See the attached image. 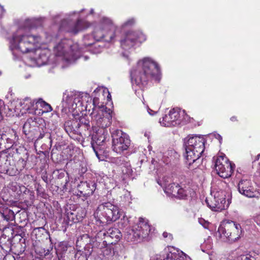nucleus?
I'll list each match as a JSON object with an SVG mask.
<instances>
[{"label":"nucleus","mask_w":260,"mask_h":260,"mask_svg":"<svg viewBox=\"0 0 260 260\" xmlns=\"http://www.w3.org/2000/svg\"><path fill=\"white\" fill-rule=\"evenodd\" d=\"M135 23V20L134 18H131L125 21L122 25V28H128L133 26Z\"/></svg>","instance_id":"32"},{"label":"nucleus","mask_w":260,"mask_h":260,"mask_svg":"<svg viewBox=\"0 0 260 260\" xmlns=\"http://www.w3.org/2000/svg\"><path fill=\"white\" fill-rule=\"evenodd\" d=\"M256 222L258 225L260 226V215H259L256 218Z\"/></svg>","instance_id":"44"},{"label":"nucleus","mask_w":260,"mask_h":260,"mask_svg":"<svg viewBox=\"0 0 260 260\" xmlns=\"http://www.w3.org/2000/svg\"><path fill=\"white\" fill-rule=\"evenodd\" d=\"M90 164L87 159L82 158V187L84 196L92 194L96 188L95 178L90 168Z\"/></svg>","instance_id":"9"},{"label":"nucleus","mask_w":260,"mask_h":260,"mask_svg":"<svg viewBox=\"0 0 260 260\" xmlns=\"http://www.w3.org/2000/svg\"><path fill=\"white\" fill-rule=\"evenodd\" d=\"M43 19L41 18L27 19L22 26L13 34L10 41V47L12 50L17 49L22 53L33 51L38 46L41 41L39 36L26 34L28 29L42 26Z\"/></svg>","instance_id":"1"},{"label":"nucleus","mask_w":260,"mask_h":260,"mask_svg":"<svg viewBox=\"0 0 260 260\" xmlns=\"http://www.w3.org/2000/svg\"><path fill=\"white\" fill-rule=\"evenodd\" d=\"M94 216L96 220L102 223L114 221L119 218L117 207L109 202L99 205Z\"/></svg>","instance_id":"7"},{"label":"nucleus","mask_w":260,"mask_h":260,"mask_svg":"<svg viewBox=\"0 0 260 260\" xmlns=\"http://www.w3.org/2000/svg\"><path fill=\"white\" fill-rule=\"evenodd\" d=\"M120 246L119 245H116L115 246V247L113 248L112 249V251H113V254L114 255L116 253L117 255H118V252L117 251V249L119 247H120Z\"/></svg>","instance_id":"39"},{"label":"nucleus","mask_w":260,"mask_h":260,"mask_svg":"<svg viewBox=\"0 0 260 260\" xmlns=\"http://www.w3.org/2000/svg\"><path fill=\"white\" fill-rule=\"evenodd\" d=\"M75 119H78L79 121L78 122L77 120H76L75 122H74V125L75 126L76 128H79L81 126V117H78L77 118H75Z\"/></svg>","instance_id":"37"},{"label":"nucleus","mask_w":260,"mask_h":260,"mask_svg":"<svg viewBox=\"0 0 260 260\" xmlns=\"http://www.w3.org/2000/svg\"><path fill=\"white\" fill-rule=\"evenodd\" d=\"M30 123L29 121H26L25 122V123L23 125V131L24 133L25 134H27V133H29L30 132Z\"/></svg>","instance_id":"33"},{"label":"nucleus","mask_w":260,"mask_h":260,"mask_svg":"<svg viewBox=\"0 0 260 260\" xmlns=\"http://www.w3.org/2000/svg\"><path fill=\"white\" fill-rule=\"evenodd\" d=\"M165 191L167 193L174 197V196L176 193V192L178 191V187L180 185L178 183H172L168 185H167L166 184H165Z\"/></svg>","instance_id":"25"},{"label":"nucleus","mask_w":260,"mask_h":260,"mask_svg":"<svg viewBox=\"0 0 260 260\" xmlns=\"http://www.w3.org/2000/svg\"><path fill=\"white\" fill-rule=\"evenodd\" d=\"M4 13V8L0 5V18L2 17L3 14Z\"/></svg>","instance_id":"41"},{"label":"nucleus","mask_w":260,"mask_h":260,"mask_svg":"<svg viewBox=\"0 0 260 260\" xmlns=\"http://www.w3.org/2000/svg\"><path fill=\"white\" fill-rule=\"evenodd\" d=\"M12 157L8 155H0V173L7 174L10 176H15L18 174V169H15L11 164Z\"/></svg>","instance_id":"19"},{"label":"nucleus","mask_w":260,"mask_h":260,"mask_svg":"<svg viewBox=\"0 0 260 260\" xmlns=\"http://www.w3.org/2000/svg\"><path fill=\"white\" fill-rule=\"evenodd\" d=\"M199 222L200 223V224H201L202 225H203V226L205 228H207V227L208 226V224H209V222H207V221H206L204 219H199Z\"/></svg>","instance_id":"38"},{"label":"nucleus","mask_w":260,"mask_h":260,"mask_svg":"<svg viewBox=\"0 0 260 260\" xmlns=\"http://www.w3.org/2000/svg\"><path fill=\"white\" fill-rule=\"evenodd\" d=\"M112 149L117 153H121L129 147L131 141L128 135L117 129L112 134Z\"/></svg>","instance_id":"12"},{"label":"nucleus","mask_w":260,"mask_h":260,"mask_svg":"<svg viewBox=\"0 0 260 260\" xmlns=\"http://www.w3.org/2000/svg\"><path fill=\"white\" fill-rule=\"evenodd\" d=\"M108 132L105 129H101L92 138L95 141V144L92 143V147L98 157L103 153L104 148H102L103 143L106 141L108 137Z\"/></svg>","instance_id":"18"},{"label":"nucleus","mask_w":260,"mask_h":260,"mask_svg":"<svg viewBox=\"0 0 260 260\" xmlns=\"http://www.w3.org/2000/svg\"><path fill=\"white\" fill-rule=\"evenodd\" d=\"M185 254L173 247L165 249L161 254H156L153 260H186Z\"/></svg>","instance_id":"17"},{"label":"nucleus","mask_w":260,"mask_h":260,"mask_svg":"<svg viewBox=\"0 0 260 260\" xmlns=\"http://www.w3.org/2000/svg\"><path fill=\"white\" fill-rule=\"evenodd\" d=\"M5 109L4 102L2 100H0V121L3 119V112Z\"/></svg>","instance_id":"35"},{"label":"nucleus","mask_w":260,"mask_h":260,"mask_svg":"<svg viewBox=\"0 0 260 260\" xmlns=\"http://www.w3.org/2000/svg\"><path fill=\"white\" fill-rule=\"evenodd\" d=\"M40 229L44 230L43 228H38V229H35L34 230V231H36L37 230H40Z\"/></svg>","instance_id":"51"},{"label":"nucleus","mask_w":260,"mask_h":260,"mask_svg":"<svg viewBox=\"0 0 260 260\" xmlns=\"http://www.w3.org/2000/svg\"><path fill=\"white\" fill-rule=\"evenodd\" d=\"M85 60H87L88 59V57L86 56H84Z\"/></svg>","instance_id":"53"},{"label":"nucleus","mask_w":260,"mask_h":260,"mask_svg":"<svg viewBox=\"0 0 260 260\" xmlns=\"http://www.w3.org/2000/svg\"><path fill=\"white\" fill-rule=\"evenodd\" d=\"M93 12V9H91L90 10V13L92 14Z\"/></svg>","instance_id":"54"},{"label":"nucleus","mask_w":260,"mask_h":260,"mask_svg":"<svg viewBox=\"0 0 260 260\" xmlns=\"http://www.w3.org/2000/svg\"><path fill=\"white\" fill-rule=\"evenodd\" d=\"M84 107L87 113L90 116L93 114V110L98 109V115H96V119L97 125L101 127V129H105L111 124L112 115L111 111L103 105L100 103L99 99L94 96L93 99L89 95L87 92H82V107Z\"/></svg>","instance_id":"4"},{"label":"nucleus","mask_w":260,"mask_h":260,"mask_svg":"<svg viewBox=\"0 0 260 260\" xmlns=\"http://www.w3.org/2000/svg\"><path fill=\"white\" fill-rule=\"evenodd\" d=\"M182 185H179L178 191L176 192L174 197L181 199H185L188 197H191L192 192L191 189L189 187L186 188L185 186L183 187Z\"/></svg>","instance_id":"23"},{"label":"nucleus","mask_w":260,"mask_h":260,"mask_svg":"<svg viewBox=\"0 0 260 260\" xmlns=\"http://www.w3.org/2000/svg\"><path fill=\"white\" fill-rule=\"evenodd\" d=\"M100 235L104 236V242L113 244L118 241L121 236L119 230L116 228H110L106 232H100Z\"/></svg>","instance_id":"22"},{"label":"nucleus","mask_w":260,"mask_h":260,"mask_svg":"<svg viewBox=\"0 0 260 260\" xmlns=\"http://www.w3.org/2000/svg\"><path fill=\"white\" fill-rule=\"evenodd\" d=\"M159 75L160 69L158 64L149 57H145L139 60L137 66L131 72L133 86L135 84L141 89L145 87L150 79L159 80Z\"/></svg>","instance_id":"2"},{"label":"nucleus","mask_w":260,"mask_h":260,"mask_svg":"<svg viewBox=\"0 0 260 260\" xmlns=\"http://www.w3.org/2000/svg\"><path fill=\"white\" fill-rule=\"evenodd\" d=\"M146 40L145 36L139 31H128L121 39L120 45L124 50H128L134 47L137 42L142 43Z\"/></svg>","instance_id":"13"},{"label":"nucleus","mask_w":260,"mask_h":260,"mask_svg":"<svg viewBox=\"0 0 260 260\" xmlns=\"http://www.w3.org/2000/svg\"><path fill=\"white\" fill-rule=\"evenodd\" d=\"M83 203H82V205H87V207L89 206V201H83Z\"/></svg>","instance_id":"43"},{"label":"nucleus","mask_w":260,"mask_h":260,"mask_svg":"<svg viewBox=\"0 0 260 260\" xmlns=\"http://www.w3.org/2000/svg\"><path fill=\"white\" fill-rule=\"evenodd\" d=\"M215 138L219 140V142L221 143V141L222 140V137L219 135V134H216L215 135Z\"/></svg>","instance_id":"42"},{"label":"nucleus","mask_w":260,"mask_h":260,"mask_svg":"<svg viewBox=\"0 0 260 260\" xmlns=\"http://www.w3.org/2000/svg\"><path fill=\"white\" fill-rule=\"evenodd\" d=\"M82 239L83 238H87L88 235L87 234H82Z\"/></svg>","instance_id":"48"},{"label":"nucleus","mask_w":260,"mask_h":260,"mask_svg":"<svg viewBox=\"0 0 260 260\" xmlns=\"http://www.w3.org/2000/svg\"><path fill=\"white\" fill-rule=\"evenodd\" d=\"M81 27L80 20L78 18L72 19L69 20H63L60 24V29L70 32L75 35Z\"/></svg>","instance_id":"20"},{"label":"nucleus","mask_w":260,"mask_h":260,"mask_svg":"<svg viewBox=\"0 0 260 260\" xmlns=\"http://www.w3.org/2000/svg\"><path fill=\"white\" fill-rule=\"evenodd\" d=\"M241 225L233 221L222 223L218 228L216 236L231 243L237 240L241 233Z\"/></svg>","instance_id":"6"},{"label":"nucleus","mask_w":260,"mask_h":260,"mask_svg":"<svg viewBox=\"0 0 260 260\" xmlns=\"http://www.w3.org/2000/svg\"><path fill=\"white\" fill-rule=\"evenodd\" d=\"M231 120L232 121H237V118L235 116H233L231 118Z\"/></svg>","instance_id":"46"},{"label":"nucleus","mask_w":260,"mask_h":260,"mask_svg":"<svg viewBox=\"0 0 260 260\" xmlns=\"http://www.w3.org/2000/svg\"><path fill=\"white\" fill-rule=\"evenodd\" d=\"M79 243V241L78 239H77V242H76L77 247H78L79 246V245H78Z\"/></svg>","instance_id":"52"},{"label":"nucleus","mask_w":260,"mask_h":260,"mask_svg":"<svg viewBox=\"0 0 260 260\" xmlns=\"http://www.w3.org/2000/svg\"><path fill=\"white\" fill-rule=\"evenodd\" d=\"M205 140L203 137L197 136H189L184 139L185 152L184 156L188 166L194 164V168L199 166V158L205 149Z\"/></svg>","instance_id":"5"},{"label":"nucleus","mask_w":260,"mask_h":260,"mask_svg":"<svg viewBox=\"0 0 260 260\" xmlns=\"http://www.w3.org/2000/svg\"><path fill=\"white\" fill-rule=\"evenodd\" d=\"M44 137V134L40 133L39 136L38 138V139H42Z\"/></svg>","instance_id":"45"},{"label":"nucleus","mask_w":260,"mask_h":260,"mask_svg":"<svg viewBox=\"0 0 260 260\" xmlns=\"http://www.w3.org/2000/svg\"><path fill=\"white\" fill-rule=\"evenodd\" d=\"M215 161V169L217 173L222 178L230 177L234 170L235 165L232 164L225 157V155L213 157Z\"/></svg>","instance_id":"11"},{"label":"nucleus","mask_w":260,"mask_h":260,"mask_svg":"<svg viewBox=\"0 0 260 260\" xmlns=\"http://www.w3.org/2000/svg\"><path fill=\"white\" fill-rule=\"evenodd\" d=\"M48 56L45 51H42L39 54V57L36 59V62L39 66L45 65L47 63Z\"/></svg>","instance_id":"26"},{"label":"nucleus","mask_w":260,"mask_h":260,"mask_svg":"<svg viewBox=\"0 0 260 260\" xmlns=\"http://www.w3.org/2000/svg\"><path fill=\"white\" fill-rule=\"evenodd\" d=\"M62 102L66 105L64 106L72 105L75 110H80L81 108V96L79 92L74 91H66L63 93Z\"/></svg>","instance_id":"16"},{"label":"nucleus","mask_w":260,"mask_h":260,"mask_svg":"<svg viewBox=\"0 0 260 260\" xmlns=\"http://www.w3.org/2000/svg\"><path fill=\"white\" fill-rule=\"evenodd\" d=\"M151 232L150 225L142 218H139V223L127 232V240L137 241L146 238Z\"/></svg>","instance_id":"10"},{"label":"nucleus","mask_w":260,"mask_h":260,"mask_svg":"<svg viewBox=\"0 0 260 260\" xmlns=\"http://www.w3.org/2000/svg\"><path fill=\"white\" fill-rule=\"evenodd\" d=\"M1 210H2V208H0V211H1Z\"/></svg>","instance_id":"57"},{"label":"nucleus","mask_w":260,"mask_h":260,"mask_svg":"<svg viewBox=\"0 0 260 260\" xmlns=\"http://www.w3.org/2000/svg\"><path fill=\"white\" fill-rule=\"evenodd\" d=\"M26 161L23 158H20L17 162L16 167H14L15 169H18V174L25 167Z\"/></svg>","instance_id":"29"},{"label":"nucleus","mask_w":260,"mask_h":260,"mask_svg":"<svg viewBox=\"0 0 260 260\" xmlns=\"http://www.w3.org/2000/svg\"><path fill=\"white\" fill-rule=\"evenodd\" d=\"M148 112L149 114L151 115H153L154 114L157 113V111H153L152 110L150 109V108H148L147 109Z\"/></svg>","instance_id":"40"},{"label":"nucleus","mask_w":260,"mask_h":260,"mask_svg":"<svg viewBox=\"0 0 260 260\" xmlns=\"http://www.w3.org/2000/svg\"><path fill=\"white\" fill-rule=\"evenodd\" d=\"M117 27L114 24L112 20L106 17H103L97 23L94 28L93 36L96 42L93 44H89L84 45L89 46V51L93 54H98L102 52L103 46L101 44L103 42L113 43L115 39V30Z\"/></svg>","instance_id":"3"},{"label":"nucleus","mask_w":260,"mask_h":260,"mask_svg":"<svg viewBox=\"0 0 260 260\" xmlns=\"http://www.w3.org/2000/svg\"><path fill=\"white\" fill-rule=\"evenodd\" d=\"M225 197L224 192H221L220 194L218 193L215 196L214 200L215 203L213 205L209 204L208 199L206 200V202L212 210L215 211L222 210L228 207V204L226 205V201Z\"/></svg>","instance_id":"21"},{"label":"nucleus","mask_w":260,"mask_h":260,"mask_svg":"<svg viewBox=\"0 0 260 260\" xmlns=\"http://www.w3.org/2000/svg\"><path fill=\"white\" fill-rule=\"evenodd\" d=\"M184 111H181L178 108H174L170 110L168 114L165 115L160 119L159 122L164 126H175L180 124L181 122V113L184 114Z\"/></svg>","instance_id":"15"},{"label":"nucleus","mask_w":260,"mask_h":260,"mask_svg":"<svg viewBox=\"0 0 260 260\" xmlns=\"http://www.w3.org/2000/svg\"><path fill=\"white\" fill-rule=\"evenodd\" d=\"M37 104H40L41 106L44 108L45 111L46 112H50L52 110L51 106L49 104L46 103L42 100H40L37 103Z\"/></svg>","instance_id":"30"},{"label":"nucleus","mask_w":260,"mask_h":260,"mask_svg":"<svg viewBox=\"0 0 260 260\" xmlns=\"http://www.w3.org/2000/svg\"><path fill=\"white\" fill-rule=\"evenodd\" d=\"M79 48L77 44H71V41L63 39L54 47V52L56 56L62 57L67 61L77 56Z\"/></svg>","instance_id":"8"},{"label":"nucleus","mask_w":260,"mask_h":260,"mask_svg":"<svg viewBox=\"0 0 260 260\" xmlns=\"http://www.w3.org/2000/svg\"><path fill=\"white\" fill-rule=\"evenodd\" d=\"M239 192L243 196L249 198H258L260 196V191L255 187L250 179H242L238 185Z\"/></svg>","instance_id":"14"},{"label":"nucleus","mask_w":260,"mask_h":260,"mask_svg":"<svg viewBox=\"0 0 260 260\" xmlns=\"http://www.w3.org/2000/svg\"><path fill=\"white\" fill-rule=\"evenodd\" d=\"M0 214L3 219L7 221H12L15 218L14 212L8 208H2V210L0 211Z\"/></svg>","instance_id":"24"},{"label":"nucleus","mask_w":260,"mask_h":260,"mask_svg":"<svg viewBox=\"0 0 260 260\" xmlns=\"http://www.w3.org/2000/svg\"><path fill=\"white\" fill-rule=\"evenodd\" d=\"M259 156H260V154H259L257 156V158L256 159L257 160L258 159V157H259Z\"/></svg>","instance_id":"55"},{"label":"nucleus","mask_w":260,"mask_h":260,"mask_svg":"<svg viewBox=\"0 0 260 260\" xmlns=\"http://www.w3.org/2000/svg\"><path fill=\"white\" fill-rule=\"evenodd\" d=\"M42 179L45 182L47 183V176L42 177Z\"/></svg>","instance_id":"47"},{"label":"nucleus","mask_w":260,"mask_h":260,"mask_svg":"<svg viewBox=\"0 0 260 260\" xmlns=\"http://www.w3.org/2000/svg\"><path fill=\"white\" fill-rule=\"evenodd\" d=\"M36 191L38 196L43 197V196L44 194V190L42 186L40 184H38L37 186L36 187Z\"/></svg>","instance_id":"34"},{"label":"nucleus","mask_w":260,"mask_h":260,"mask_svg":"<svg viewBox=\"0 0 260 260\" xmlns=\"http://www.w3.org/2000/svg\"><path fill=\"white\" fill-rule=\"evenodd\" d=\"M83 119H85V117H82V126H84L85 128H87V130H88L90 127L89 125V120L88 119L87 120L85 119V121L83 122Z\"/></svg>","instance_id":"36"},{"label":"nucleus","mask_w":260,"mask_h":260,"mask_svg":"<svg viewBox=\"0 0 260 260\" xmlns=\"http://www.w3.org/2000/svg\"><path fill=\"white\" fill-rule=\"evenodd\" d=\"M84 135H85V136H86V135L90 136V135H91V132H90V131H89V132H87V134H85Z\"/></svg>","instance_id":"50"},{"label":"nucleus","mask_w":260,"mask_h":260,"mask_svg":"<svg viewBox=\"0 0 260 260\" xmlns=\"http://www.w3.org/2000/svg\"><path fill=\"white\" fill-rule=\"evenodd\" d=\"M94 93L95 94L97 93H99V94L102 93L103 95H104V93H107V100L110 101L111 100V95L110 92L108 91V89L106 88H101L97 87L94 90Z\"/></svg>","instance_id":"28"},{"label":"nucleus","mask_w":260,"mask_h":260,"mask_svg":"<svg viewBox=\"0 0 260 260\" xmlns=\"http://www.w3.org/2000/svg\"><path fill=\"white\" fill-rule=\"evenodd\" d=\"M82 26H83V23H84V22H83V20H82Z\"/></svg>","instance_id":"56"},{"label":"nucleus","mask_w":260,"mask_h":260,"mask_svg":"<svg viewBox=\"0 0 260 260\" xmlns=\"http://www.w3.org/2000/svg\"><path fill=\"white\" fill-rule=\"evenodd\" d=\"M121 171L123 174L126 176H131L132 175L133 170L130 164L126 162L121 167Z\"/></svg>","instance_id":"27"},{"label":"nucleus","mask_w":260,"mask_h":260,"mask_svg":"<svg viewBox=\"0 0 260 260\" xmlns=\"http://www.w3.org/2000/svg\"><path fill=\"white\" fill-rule=\"evenodd\" d=\"M168 234L166 232H164L163 233V236L164 238H167L168 237Z\"/></svg>","instance_id":"49"},{"label":"nucleus","mask_w":260,"mask_h":260,"mask_svg":"<svg viewBox=\"0 0 260 260\" xmlns=\"http://www.w3.org/2000/svg\"><path fill=\"white\" fill-rule=\"evenodd\" d=\"M113 162L116 164L118 166H123L126 162L125 158L123 157H119L114 158L113 160Z\"/></svg>","instance_id":"31"}]
</instances>
